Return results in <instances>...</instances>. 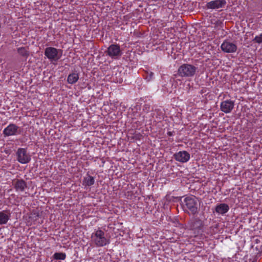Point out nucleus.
I'll return each instance as SVG.
<instances>
[{"mask_svg": "<svg viewBox=\"0 0 262 262\" xmlns=\"http://www.w3.org/2000/svg\"><path fill=\"white\" fill-rule=\"evenodd\" d=\"M198 199L194 196H189L184 200V209L186 212L192 215L199 213L200 206L198 204Z\"/></svg>", "mask_w": 262, "mask_h": 262, "instance_id": "nucleus-1", "label": "nucleus"}, {"mask_svg": "<svg viewBox=\"0 0 262 262\" xmlns=\"http://www.w3.org/2000/svg\"><path fill=\"white\" fill-rule=\"evenodd\" d=\"M91 242L96 247H103L110 243V239L106 238L105 233L101 230L98 229L91 234Z\"/></svg>", "mask_w": 262, "mask_h": 262, "instance_id": "nucleus-2", "label": "nucleus"}, {"mask_svg": "<svg viewBox=\"0 0 262 262\" xmlns=\"http://www.w3.org/2000/svg\"><path fill=\"white\" fill-rule=\"evenodd\" d=\"M198 68L189 63L182 64L178 70V75L182 77H192L195 74Z\"/></svg>", "mask_w": 262, "mask_h": 262, "instance_id": "nucleus-3", "label": "nucleus"}, {"mask_svg": "<svg viewBox=\"0 0 262 262\" xmlns=\"http://www.w3.org/2000/svg\"><path fill=\"white\" fill-rule=\"evenodd\" d=\"M45 55L50 60L57 61L62 56V50L54 47H48L45 49Z\"/></svg>", "mask_w": 262, "mask_h": 262, "instance_id": "nucleus-4", "label": "nucleus"}, {"mask_svg": "<svg viewBox=\"0 0 262 262\" xmlns=\"http://www.w3.org/2000/svg\"><path fill=\"white\" fill-rule=\"evenodd\" d=\"M105 53L106 55L109 56L112 59H118L122 54L120 46L118 44H112L110 45Z\"/></svg>", "mask_w": 262, "mask_h": 262, "instance_id": "nucleus-5", "label": "nucleus"}, {"mask_svg": "<svg viewBox=\"0 0 262 262\" xmlns=\"http://www.w3.org/2000/svg\"><path fill=\"white\" fill-rule=\"evenodd\" d=\"M3 134L5 137L16 136L20 134L19 127L16 124L10 123L3 130Z\"/></svg>", "mask_w": 262, "mask_h": 262, "instance_id": "nucleus-6", "label": "nucleus"}, {"mask_svg": "<svg viewBox=\"0 0 262 262\" xmlns=\"http://www.w3.org/2000/svg\"><path fill=\"white\" fill-rule=\"evenodd\" d=\"M16 155L18 161L22 164L28 163L31 160L30 155L27 152V150L23 148L18 149Z\"/></svg>", "mask_w": 262, "mask_h": 262, "instance_id": "nucleus-7", "label": "nucleus"}, {"mask_svg": "<svg viewBox=\"0 0 262 262\" xmlns=\"http://www.w3.org/2000/svg\"><path fill=\"white\" fill-rule=\"evenodd\" d=\"M222 50L227 53H235L237 49L235 43L230 42L228 40H225L221 46Z\"/></svg>", "mask_w": 262, "mask_h": 262, "instance_id": "nucleus-8", "label": "nucleus"}, {"mask_svg": "<svg viewBox=\"0 0 262 262\" xmlns=\"http://www.w3.org/2000/svg\"><path fill=\"white\" fill-rule=\"evenodd\" d=\"M226 3V0H213L207 3L206 7L207 9H218L224 8Z\"/></svg>", "mask_w": 262, "mask_h": 262, "instance_id": "nucleus-9", "label": "nucleus"}, {"mask_svg": "<svg viewBox=\"0 0 262 262\" xmlns=\"http://www.w3.org/2000/svg\"><path fill=\"white\" fill-rule=\"evenodd\" d=\"M174 159L181 163H186L190 159V154L186 151H180L173 155Z\"/></svg>", "mask_w": 262, "mask_h": 262, "instance_id": "nucleus-10", "label": "nucleus"}, {"mask_svg": "<svg viewBox=\"0 0 262 262\" xmlns=\"http://www.w3.org/2000/svg\"><path fill=\"white\" fill-rule=\"evenodd\" d=\"M234 102L231 100H227L221 102L220 105L221 110L225 113L231 112L234 108Z\"/></svg>", "mask_w": 262, "mask_h": 262, "instance_id": "nucleus-11", "label": "nucleus"}, {"mask_svg": "<svg viewBox=\"0 0 262 262\" xmlns=\"http://www.w3.org/2000/svg\"><path fill=\"white\" fill-rule=\"evenodd\" d=\"M12 185L17 191L23 192L27 187L26 182L23 179H14L12 181Z\"/></svg>", "mask_w": 262, "mask_h": 262, "instance_id": "nucleus-12", "label": "nucleus"}, {"mask_svg": "<svg viewBox=\"0 0 262 262\" xmlns=\"http://www.w3.org/2000/svg\"><path fill=\"white\" fill-rule=\"evenodd\" d=\"M203 226V222L198 217H193L189 223V228L192 230H200Z\"/></svg>", "mask_w": 262, "mask_h": 262, "instance_id": "nucleus-13", "label": "nucleus"}, {"mask_svg": "<svg viewBox=\"0 0 262 262\" xmlns=\"http://www.w3.org/2000/svg\"><path fill=\"white\" fill-rule=\"evenodd\" d=\"M10 212L9 210H3L0 212V224H6L10 219Z\"/></svg>", "mask_w": 262, "mask_h": 262, "instance_id": "nucleus-14", "label": "nucleus"}, {"mask_svg": "<svg viewBox=\"0 0 262 262\" xmlns=\"http://www.w3.org/2000/svg\"><path fill=\"white\" fill-rule=\"evenodd\" d=\"M229 206L226 204H220L215 207V211L219 214H225L228 211Z\"/></svg>", "mask_w": 262, "mask_h": 262, "instance_id": "nucleus-15", "label": "nucleus"}, {"mask_svg": "<svg viewBox=\"0 0 262 262\" xmlns=\"http://www.w3.org/2000/svg\"><path fill=\"white\" fill-rule=\"evenodd\" d=\"M78 79L79 74L76 71H74L68 75L67 81L69 83L73 84L77 82Z\"/></svg>", "mask_w": 262, "mask_h": 262, "instance_id": "nucleus-16", "label": "nucleus"}, {"mask_svg": "<svg viewBox=\"0 0 262 262\" xmlns=\"http://www.w3.org/2000/svg\"><path fill=\"white\" fill-rule=\"evenodd\" d=\"M17 52L19 55L25 58H27L29 55V52L25 47L18 48Z\"/></svg>", "mask_w": 262, "mask_h": 262, "instance_id": "nucleus-17", "label": "nucleus"}, {"mask_svg": "<svg viewBox=\"0 0 262 262\" xmlns=\"http://www.w3.org/2000/svg\"><path fill=\"white\" fill-rule=\"evenodd\" d=\"M95 182L94 178L90 176L84 178L83 183L85 186H90L94 184Z\"/></svg>", "mask_w": 262, "mask_h": 262, "instance_id": "nucleus-18", "label": "nucleus"}, {"mask_svg": "<svg viewBox=\"0 0 262 262\" xmlns=\"http://www.w3.org/2000/svg\"><path fill=\"white\" fill-rule=\"evenodd\" d=\"M39 217L40 214L38 212L33 211L30 214L29 218L32 222H35L37 221Z\"/></svg>", "mask_w": 262, "mask_h": 262, "instance_id": "nucleus-19", "label": "nucleus"}, {"mask_svg": "<svg viewBox=\"0 0 262 262\" xmlns=\"http://www.w3.org/2000/svg\"><path fill=\"white\" fill-rule=\"evenodd\" d=\"M53 257L55 259L64 260L66 257V255L64 253L56 252L54 254Z\"/></svg>", "mask_w": 262, "mask_h": 262, "instance_id": "nucleus-20", "label": "nucleus"}, {"mask_svg": "<svg viewBox=\"0 0 262 262\" xmlns=\"http://www.w3.org/2000/svg\"><path fill=\"white\" fill-rule=\"evenodd\" d=\"M154 73L151 72H146L145 79L147 81H150L152 79Z\"/></svg>", "mask_w": 262, "mask_h": 262, "instance_id": "nucleus-21", "label": "nucleus"}, {"mask_svg": "<svg viewBox=\"0 0 262 262\" xmlns=\"http://www.w3.org/2000/svg\"><path fill=\"white\" fill-rule=\"evenodd\" d=\"M253 41L258 43H262V34L256 36L253 39Z\"/></svg>", "mask_w": 262, "mask_h": 262, "instance_id": "nucleus-22", "label": "nucleus"}, {"mask_svg": "<svg viewBox=\"0 0 262 262\" xmlns=\"http://www.w3.org/2000/svg\"><path fill=\"white\" fill-rule=\"evenodd\" d=\"M150 110V106L149 104H145L143 107V111L146 113H148Z\"/></svg>", "mask_w": 262, "mask_h": 262, "instance_id": "nucleus-23", "label": "nucleus"}, {"mask_svg": "<svg viewBox=\"0 0 262 262\" xmlns=\"http://www.w3.org/2000/svg\"><path fill=\"white\" fill-rule=\"evenodd\" d=\"M167 135L169 136H173V133L171 132H168L167 133Z\"/></svg>", "mask_w": 262, "mask_h": 262, "instance_id": "nucleus-24", "label": "nucleus"}]
</instances>
